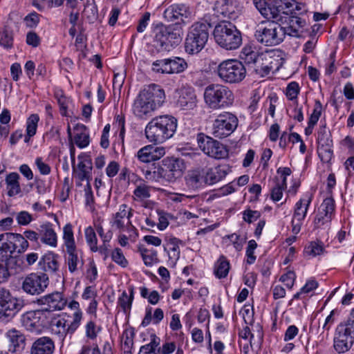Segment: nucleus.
<instances>
[{
    "label": "nucleus",
    "mask_w": 354,
    "mask_h": 354,
    "mask_svg": "<svg viewBox=\"0 0 354 354\" xmlns=\"http://www.w3.org/2000/svg\"><path fill=\"white\" fill-rule=\"evenodd\" d=\"M262 24L255 32V37L259 42L270 46L279 44L285 38L286 32L283 24L277 20Z\"/></svg>",
    "instance_id": "423d86ee"
},
{
    "label": "nucleus",
    "mask_w": 354,
    "mask_h": 354,
    "mask_svg": "<svg viewBox=\"0 0 354 354\" xmlns=\"http://www.w3.org/2000/svg\"><path fill=\"white\" fill-rule=\"evenodd\" d=\"M129 291L130 295L124 291L118 299L119 305L125 313L130 310L133 299V288L131 287Z\"/></svg>",
    "instance_id": "c03bdc74"
},
{
    "label": "nucleus",
    "mask_w": 354,
    "mask_h": 354,
    "mask_svg": "<svg viewBox=\"0 0 354 354\" xmlns=\"http://www.w3.org/2000/svg\"><path fill=\"white\" fill-rule=\"evenodd\" d=\"M277 21L283 24L286 35L292 37H299V29L306 24V21L297 16L281 15L279 14Z\"/></svg>",
    "instance_id": "a211bd4d"
},
{
    "label": "nucleus",
    "mask_w": 354,
    "mask_h": 354,
    "mask_svg": "<svg viewBox=\"0 0 354 354\" xmlns=\"http://www.w3.org/2000/svg\"><path fill=\"white\" fill-rule=\"evenodd\" d=\"M85 238L90 250L93 252L98 251L97 239L93 228L91 226L85 229Z\"/></svg>",
    "instance_id": "ea45409f"
},
{
    "label": "nucleus",
    "mask_w": 354,
    "mask_h": 354,
    "mask_svg": "<svg viewBox=\"0 0 354 354\" xmlns=\"http://www.w3.org/2000/svg\"><path fill=\"white\" fill-rule=\"evenodd\" d=\"M312 198V194H306V198H301L297 202L293 215V218H296L297 221H302L305 218Z\"/></svg>",
    "instance_id": "c756f323"
},
{
    "label": "nucleus",
    "mask_w": 354,
    "mask_h": 354,
    "mask_svg": "<svg viewBox=\"0 0 354 354\" xmlns=\"http://www.w3.org/2000/svg\"><path fill=\"white\" fill-rule=\"evenodd\" d=\"M64 235L63 239L64 240V244L66 250L76 248L73 232L71 224H67L64 227L63 229Z\"/></svg>",
    "instance_id": "37998d69"
},
{
    "label": "nucleus",
    "mask_w": 354,
    "mask_h": 354,
    "mask_svg": "<svg viewBox=\"0 0 354 354\" xmlns=\"http://www.w3.org/2000/svg\"><path fill=\"white\" fill-rule=\"evenodd\" d=\"M336 315H338V311L335 309L333 310L326 317L323 324L322 325L319 324V328H322V333L326 332L328 334V332L336 322Z\"/></svg>",
    "instance_id": "de8ad7c7"
},
{
    "label": "nucleus",
    "mask_w": 354,
    "mask_h": 354,
    "mask_svg": "<svg viewBox=\"0 0 354 354\" xmlns=\"http://www.w3.org/2000/svg\"><path fill=\"white\" fill-rule=\"evenodd\" d=\"M177 128V119L172 115H163L153 118L145 127L147 139L155 144L163 143L171 138Z\"/></svg>",
    "instance_id": "f03ea898"
},
{
    "label": "nucleus",
    "mask_w": 354,
    "mask_h": 354,
    "mask_svg": "<svg viewBox=\"0 0 354 354\" xmlns=\"http://www.w3.org/2000/svg\"><path fill=\"white\" fill-rule=\"evenodd\" d=\"M274 4L279 8L281 15H288V12L292 11L295 8L299 9L296 0H277Z\"/></svg>",
    "instance_id": "e433bc0d"
},
{
    "label": "nucleus",
    "mask_w": 354,
    "mask_h": 354,
    "mask_svg": "<svg viewBox=\"0 0 354 354\" xmlns=\"http://www.w3.org/2000/svg\"><path fill=\"white\" fill-rule=\"evenodd\" d=\"M50 319H46L47 326H49L52 331L61 337H66L67 334H73L80 326V314L78 313L73 315V321L67 324V320L64 315H48Z\"/></svg>",
    "instance_id": "9d476101"
},
{
    "label": "nucleus",
    "mask_w": 354,
    "mask_h": 354,
    "mask_svg": "<svg viewBox=\"0 0 354 354\" xmlns=\"http://www.w3.org/2000/svg\"><path fill=\"white\" fill-rule=\"evenodd\" d=\"M39 234L43 243L53 248L57 246V236L50 223L41 225Z\"/></svg>",
    "instance_id": "393cba45"
},
{
    "label": "nucleus",
    "mask_w": 354,
    "mask_h": 354,
    "mask_svg": "<svg viewBox=\"0 0 354 354\" xmlns=\"http://www.w3.org/2000/svg\"><path fill=\"white\" fill-rule=\"evenodd\" d=\"M253 3L261 15L268 20L279 19V10L273 2H268L266 0H253Z\"/></svg>",
    "instance_id": "aec40b11"
},
{
    "label": "nucleus",
    "mask_w": 354,
    "mask_h": 354,
    "mask_svg": "<svg viewBox=\"0 0 354 354\" xmlns=\"http://www.w3.org/2000/svg\"><path fill=\"white\" fill-rule=\"evenodd\" d=\"M134 196L139 200H144L150 197V187L146 185H138L133 192Z\"/></svg>",
    "instance_id": "4d7b16f0"
},
{
    "label": "nucleus",
    "mask_w": 354,
    "mask_h": 354,
    "mask_svg": "<svg viewBox=\"0 0 354 354\" xmlns=\"http://www.w3.org/2000/svg\"><path fill=\"white\" fill-rule=\"evenodd\" d=\"M84 15L90 22H94L97 18V8L95 4V1L92 0V3L87 0L84 10Z\"/></svg>",
    "instance_id": "49530a36"
},
{
    "label": "nucleus",
    "mask_w": 354,
    "mask_h": 354,
    "mask_svg": "<svg viewBox=\"0 0 354 354\" xmlns=\"http://www.w3.org/2000/svg\"><path fill=\"white\" fill-rule=\"evenodd\" d=\"M15 261L11 255L0 252V283L8 281L10 276V266Z\"/></svg>",
    "instance_id": "cd10ccee"
},
{
    "label": "nucleus",
    "mask_w": 354,
    "mask_h": 354,
    "mask_svg": "<svg viewBox=\"0 0 354 354\" xmlns=\"http://www.w3.org/2000/svg\"><path fill=\"white\" fill-rule=\"evenodd\" d=\"M197 140L200 149L208 156L215 159H223L228 156L226 147L212 138L200 133Z\"/></svg>",
    "instance_id": "ddd939ff"
},
{
    "label": "nucleus",
    "mask_w": 354,
    "mask_h": 354,
    "mask_svg": "<svg viewBox=\"0 0 354 354\" xmlns=\"http://www.w3.org/2000/svg\"><path fill=\"white\" fill-rule=\"evenodd\" d=\"M334 348L339 353L348 351L354 342V328L345 322L336 327L334 335Z\"/></svg>",
    "instance_id": "f8f14e48"
},
{
    "label": "nucleus",
    "mask_w": 354,
    "mask_h": 354,
    "mask_svg": "<svg viewBox=\"0 0 354 354\" xmlns=\"http://www.w3.org/2000/svg\"><path fill=\"white\" fill-rule=\"evenodd\" d=\"M323 212L332 216L335 211V201L332 197L326 198L324 200L320 206Z\"/></svg>",
    "instance_id": "680f3d73"
},
{
    "label": "nucleus",
    "mask_w": 354,
    "mask_h": 354,
    "mask_svg": "<svg viewBox=\"0 0 354 354\" xmlns=\"http://www.w3.org/2000/svg\"><path fill=\"white\" fill-rule=\"evenodd\" d=\"M196 96L193 91H186L180 96L178 103L185 110L193 109L196 106Z\"/></svg>",
    "instance_id": "473e14b6"
},
{
    "label": "nucleus",
    "mask_w": 354,
    "mask_h": 354,
    "mask_svg": "<svg viewBox=\"0 0 354 354\" xmlns=\"http://www.w3.org/2000/svg\"><path fill=\"white\" fill-rule=\"evenodd\" d=\"M145 178L149 180L159 181L165 180V171L162 165H155L153 170H147L145 172Z\"/></svg>",
    "instance_id": "a19ab883"
},
{
    "label": "nucleus",
    "mask_w": 354,
    "mask_h": 354,
    "mask_svg": "<svg viewBox=\"0 0 354 354\" xmlns=\"http://www.w3.org/2000/svg\"><path fill=\"white\" fill-rule=\"evenodd\" d=\"M324 251L323 244L318 242H310L304 249V254L306 256L316 257L322 254Z\"/></svg>",
    "instance_id": "a18cd8bd"
},
{
    "label": "nucleus",
    "mask_w": 354,
    "mask_h": 354,
    "mask_svg": "<svg viewBox=\"0 0 354 354\" xmlns=\"http://www.w3.org/2000/svg\"><path fill=\"white\" fill-rule=\"evenodd\" d=\"M299 86L298 83L296 82H292L289 83L286 88V95L288 100H297V95L299 93Z\"/></svg>",
    "instance_id": "6e6d98bb"
},
{
    "label": "nucleus",
    "mask_w": 354,
    "mask_h": 354,
    "mask_svg": "<svg viewBox=\"0 0 354 354\" xmlns=\"http://www.w3.org/2000/svg\"><path fill=\"white\" fill-rule=\"evenodd\" d=\"M14 33L11 27L5 25L0 28V46L5 48H11L13 46Z\"/></svg>",
    "instance_id": "72a5a7b5"
},
{
    "label": "nucleus",
    "mask_w": 354,
    "mask_h": 354,
    "mask_svg": "<svg viewBox=\"0 0 354 354\" xmlns=\"http://www.w3.org/2000/svg\"><path fill=\"white\" fill-rule=\"evenodd\" d=\"M211 24L207 20L194 24L185 39V48L188 54H197L205 47L208 38Z\"/></svg>",
    "instance_id": "39448f33"
},
{
    "label": "nucleus",
    "mask_w": 354,
    "mask_h": 354,
    "mask_svg": "<svg viewBox=\"0 0 354 354\" xmlns=\"http://www.w3.org/2000/svg\"><path fill=\"white\" fill-rule=\"evenodd\" d=\"M19 179L20 176L17 172H11L6 176L5 183L8 196L13 197L21 193Z\"/></svg>",
    "instance_id": "bb28decb"
},
{
    "label": "nucleus",
    "mask_w": 354,
    "mask_h": 354,
    "mask_svg": "<svg viewBox=\"0 0 354 354\" xmlns=\"http://www.w3.org/2000/svg\"><path fill=\"white\" fill-rule=\"evenodd\" d=\"M167 74H178L184 72L188 66L187 62L180 57L167 59Z\"/></svg>",
    "instance_id": "7c9ffc66"
},
{
    "label": "nucleus",
    "mask_w": 354,
    "mask_h": 354,
    "mask_svg": "<svg viewBox=\"0 0 354 354\" xmlns=\"http://www.w3.org/2000/svg\"><path fill=\"white\" fill-rule=\"evenodd\" d=\"M92 162L91 159L86 158L80 161L77 165V170L74 169L75 177L80 181L89 180L91 179Z\"/></svg>",
    "instance_id": "a878e982"
},
{
    "label": "nucleus",
    "mask_w": 354,
    "mask_h": 354,
    "mask_svg": "<svg viewBox=\"0 0 354 354\" xmlns=\"http://www.w3.org/2000/svg\"><path fill=\"white\" fill-rule=\"evenodd\" d=\"M318 146L333 145L330 131L326 127H321L317 132Z\"/></svg>",
    "instance_id": "09e8293b"
},
{
    "label": "nucleus",
    "mask_w": 354,
    "mask_h": 354,
    "mask_svg": "<svg viewBox=\"0 0 354 354\" xmlns=\"http://www.w3.org/2000/svg\"><path fill=\"white\" fill-rule=\"evenodd\" d=\"M231 0H216L214 5V11L217 15H221L230 19L233 17L234 9Z\"/></svg>",
    "instance_id": "c85d7f7f"
},
{
    "label": "nucleus",
    "mask_w": 354,
    "mask_h": 354,
    "mask_svg": "<svg viewBox=\"0 0 354 354\" xmlns=\"http://www.w3.org/2000/svg\"><path fill=\"white\" fill-rule=\"evenodd\" d=\"M133 337L134 333L131 332L129 335L128 333L125 334V337L122 343V348L124 354H131V349L133 346Z\"/></svg>",
    "instance_id": "69168bd1"
},
{
    "label": "nucleus",
    "mask_w": 354,
    "mask_h": 354,
    "mask_svg": "<svg viewBox=\"0 0 354 354\" xmlns=\"http://www.w3.org/2000/svg\"><path fill=\"white\" fill-rule=\"evenodd\" d=\"M111 259L115 263L122 268H126L128 266V261L120 248H117L112 251Z\"/></svg>",
    "instance_id": "864d4df0"
},
{
    "label": "nucleus",
    "mask_w": 354,
    "mask_h": 354,
    "mask_svg": "<svg viewBox=\"0 0 354 354\" xmlns=\"http://www.w3.org/2000/svg\"><path fill=\"white\" fill-rule=\"evenodd\" d=\"M151 145L141 148L137 153L138 158L142 162H152Z\"/></svg>",
    "instance_id": "13d9d810"
},
{
    "label": "nucleus",
    "mask_w": 354,
    "mask_h": 354,
    "mask_svg": "<svg viewBox=\"0 0 354 354\" xmlns=\"http://www.w3.org/2000/svg\"><path fill=\"white\" fill-rule=\"evenodd\" d=\"M15 252H17L18 253H22L28 249L29 243L24 236L20 234L15 233Z\"/></svg>",
    "instance_id": "8fccbe9b"
},
{
    "label": "nucleus",
    "mask_w": 354,
    "mask_h": 354,
    "mask_svg": "<svg viewBox=\"0 0 354 354\" xmlns=\"http://www.w3.org/2000/svg\"><path fill=\"white\" fill-rule=\"evenodd\" d=\"M165 100V93L161 86L151 84L140 91L133 104V114L141 119L151 115Z\"/></svg>",
    "instance_id": "f257e3e1"
},
{
    "label": "nucleus",
    "mask_w": 354,
    "mask_h": 354,
    "mask_svg": "<svg viewBox=\"0 0 354 354\" xmlns=\"http://www.w3.org/2000/svg\"><path fill=\"white\" fill-rule=\"evenodd\" d=\"M86 336L91 339H94L96 338L97 333L100 330V328L97 329V326L95 322L92 320L89 321L86 326Z\"/></svg>",
    "instance_id": "774afa93"
},
{
    "label": "nucleus",
    "mask_w": 354,
    "mask_h": 354,
    "mask_svg": "<svg viewBox=\"0 0 354 354\" xmlns=\"http://www.w3.org/2000/svg\"><path fill=\"white\" fill-rule=\"evenodd\" d=\"M67 257L66 261L68 263V270L73 273L77 270L78 265L82 267L83 261L78 257L77 248L66 250Z\"/></svg>",
    "instance_id": "c9c22d12"
},
{
    "label": "nucleus",
    "mask_w": 354,
    "mask_h": 354,
    "mask_svg": "<svg viewBox=\"0 0 354 354\" xmlns=\"http://www.w3.org/2000/svg\"><path fill=\"white\" fill-rule=\"evenodd\" d=\"M213 35L216 42L226 50H236L242 44L241 32L229 21H222L217 24Z\"/></svg>",
    "instance_id": "7ed1b4c3"
},
{
    "label": "nucleus",
    "mask_w": 354,
    "mask_h": 354,
    "mask_svg": "<svg viewBox=\"0 0 354 354\" xmlns=\"http://www.w3.org/2000/svg\"><path fill=\"white\" fill-rule=\"evenodd\" d=\"M165 171V180L174 182L183 176L185 169L183 160L174 158H165L162 161Z\"/></svg>",
    "instance_id": "f3484780"
},
{
    "label": "nucleus",
    "mask_w": 354,
    "mask_h": 354,
    "mask_svg": "<svg viewBox=\"0 0 354 354\" xmlns=\"http://www.w3.org/2000/svg\"><path fill=\"white\" fill-rule=\"evenodd\" d=\"M6 337L9 339V351L15 353L24 349L26 344V337L19 330L16 329L9 330L6 333Z\"/></svg>",
    "instance_id": "b1692460"
},
{
    "label": "nucleus",
    "mask_w": 354,
    "mask_h": 354,
    "mask_svg": "<svg viewBox=\"0 0 354 354\" xmlns=\"http://www.w3.org/2000/svg\"><path fill=\"white\" fill-rule=\"evenodd\" d=\"M126 208L127 205H122L120 207V212H117L115 214L114 224L119 229H122L124 227V222L123 221V219L127 218V219L129 220L130 216L132 215L131 209L127 212Z\"/></svg>",
    "instance_id": "79ce46f5"
},
{
    "label": "nucleus",
    "mask_w": 354,
    "mask_h": 354,
    "mask_svg": "<svg viewBox=\"0 0 354 354\" xmlns=\"http://www.w3.org/2000/svg\"><path fill=\"white\" fill-rule=\"evenodd\" d=\"M204 100L211 109H224L233 103L234 94L226 86L221 84H211L204 91Z\"/></svg>",
    "instance_id": "20e7f679"
},
{
    "label": "nucleus",
    "mask_w": 354,
    "mask_h": 354,
    "mask_svg": "<svg viewBox=\"0 0 354 354\" xmlns=\"http://www.w3.org/2000/svg\"><path fill=\"white\" fill-rule=\"evenodd\" d=\"M36 303L40 306H45L42 310H46V315H51V313L62 310L67 304V299L61 292H53L37 299Z\"/></svg>",
    "instance_id": "dca6fc26"
},
{
    "label": "nucleus",
    "mask_w": 354,
    "mask_h": 354,
    "mask_svg": "<svg viewBox=\"0 0 354 354\" xmlns=\"http://www.w3.org/2000/svg\"><path fill=\"white\" fill-rule=\"evenodd\" d=\"M257 247V243L254 240H250L248 242V245L246 248L247 263L252 264L256 260L254 255V250Z\"/></svg>",
    "instance_id": "052dcab7"
},
{
    "label": "nucleus",
    "mask_w": 354,
    "mask_h": 354,
    "mask_svg": "<svg viewBox=\"0 0 354 354\" xmlns=\"http://www.w3.org/2000/svg\"><path fill=\"white\" fill-rule=\"evenodd\" d=\"M139 252L146 266H151L157 261V252L155 250H148L144 246H140Z\"/></svg>",
    "instance_id": "58836bf2"
},
{
    "label": "nucleus",
    "mask_w": 354,
    "mask_h": 354,
    "mask_svg": "<svg viewBox=\"0 0 354 354\" xmlns=\"http://www.w3.org/2000/svg\"><path fill=\"white\" fill-rule=\"evenodd\" d=\"M260 216L261 213L256 210L246 209L243 213V219L248 223L257 221Z\"/></svg>",
    "instance_id": "338daca9"
},
{
    "label": "nucleus",
    "mask_w": 354,
    "mask_h": 354,
    "mask_svg": "<svg viewBox=\"0 0 354 354\" xmlns=\"http://www.w3.org/2000/svg\"><path fill=\"white\" fill-rule=\"evenodd\" d=\"M322 111V105L319 100H315V106L308 120L310 127H314L318 122Z\"/></svg>",
    "instance_id": "603ef678"
},
{
    "label": "nucleus",
    "mask_w": 354,
    "mask_h": 354,
    "mask_svg": "<svg viewBox=\"0 0 354 354\" xmlns=\"http://www.w3.org/2000/svg\"><path fill=\"white\" fill-rule=\"evenodd\" d=\"M333 145L318 146L317 151L321 160L324 162L330 160L333 156Z\"/></svg>",
    "instance_id": "5fc2aeb1"
},
{
    "label": "nucleus",
    "mask_w": 354,
    "mask_h": 354,
    "mask_svg": "<svg viewBox=\"0 0 354 354\" xmlns=\"http://www.w3.org/2000/svg\"><path fill=\"white\" fill-rule=\"evenodd\" d=\"M277 173L281 174V179L279 180L275 177V183L286 187V178L291 174V169L289 167H279L277 170Z\"/></svg>",
    "instance_id": "bf43d9fd"
},
{
    "label": "nucleus",
    "mask_w": 354,
    "mask_h": 354,
    "mask_svg": "<svg viewBox=\"0 0 354 354\" xmlns=\"http://www.w3.org/2000/svg\"><path fill=\"white\" fill-rule=\"evenodd\" d=\"M203 169L206 177V183L209 185H213L226 176L229 167L226 165H221L214 168L205 167Z\"/></svg>",
    "instance_id": "5701e85b"
},
{
    "label": "nucleus",
    "mask_w": 354,
    "mask_h": 354,
    "mask_svg": "<svg viewBox=\"0 0 354 354\" xmlns=\"http://www.w3.org/2000/svg\"><path fill=\"white\" fill-rule=\"evenodd\" d=\"M39 263L44 264V269L47 272H55L59 268L56 256L53 254L44 256L39 261Z\"/></svg>",
    "instance_id": "4c0bfd02"
},
{
    "label": "nucleus",
    "mask_w": 354,
    "mask_h": 354,
    "mask_svg": "<svg viewBox=\"0 0 354 354\" xmlns=\"http://www.w3.org/2000/svg\"><path fill=\"white\" fill-rule=\"evenodd\" d=\"M230 262L225 257L221 255L214 265V273L218 279L225 278L230 270Z\"/></svg>",
    "instance_id": "f704fd0d"
},
{
    "label": "nucleus",
    "mask_w": 354,
    "mask_h": 354,
    "mask_svg": "<svg viewBox=\"0 0 354 354\" xmlns=\"http://www.w3.org/2000/svg\"><path fill=\"white\" fill-rule=\"evenodd\" d=\"M181 35L182 30L178 26H157L155 28V45L162 50L170 51L180 43Z\"/></svg>",
    "instance_id": "6e6552de"
},
{
    "label": "nucleus",
    "mask_w": 354,
    "mask_h": 354,
    "mask_svg": "<svg viewBox=\"0 0 354 354\" xmlns=\"http://www.w3.org/2000/svg\"><path fill=\"white\" fill-rule=\"evenodd\" d=\"M15 233L6 232L0 234V252L7 254L10 252L11 255L15 252L14 242Z\"/></svg>",
    "instance_id": "2f4dec72"
},
{
    "label": "nucleus",
    "mask_w": 354,
    "mask_h": 354,
    "mask_svg": "<svg viewBox=\"0 0 354 354\" xmlns=\"http://www.w3.org/2000/svg\"><path fill=\"white\" fill-rule=\"evenodd\" d=\"M55 351L53 340L46 336L37 338L30 348V354H53Z\"/></svg>",
    "instance_id": "412c9836"
},
{
    "label": "nucleus",
    "mask_w": 354,
    "mask_h": 354,
    "mask_svg": "<svg viewBox=\"0 0 354 354\" xmlns=\"http://www.w3.org/2000/svg\"><path fill=\"white\" fill-rule=\"evenodd\" d=\"M191 14L189 6L185 4H174L165 10L164 17L169 21L180 20L182 23H185V19H189Z\"/></svg>",
    "instance_id": "6ab92c4d"
},
{
    "label": "nucleus",
    "mask_w": 354,
    "mask_h": 354,
    "mask_svg": "<svg viewBox=\"0 0 354 354\" xmlns=\"http://www.w3.org/2000/svg\"><path fill=\"white\" fill-rule=\"evenodd\" d=\"M152 71L162 74H167V59L156 60L152 64Z\"/></svg>",
    "instance_id": "e2e57ef3"
},
{
    "label": "nucleus",
    "mask_w": 354,
    "mask_h": 354,
    "mask_svg": "<svg viewBox=\"0 0 354 354\" xmlns=\"http://www.w3.org/2000/svg\"><path fill=\"white\" fill-rule=\"evenodd\" d=\"M74 141L78 147L84 148L89 145V136L83 132L77 133L74 136Z\"/></svg>",
    "instance_id": "0e129e2a"
},
{
    "label": "nucleus",
    "mask_w": 354,
    "mask_h": 354,
    "mask_svg": "<svg viewBox=\"0 0 354 354\" xmlns=\"http://www.w3.org/2000/svg\"><path fill=\"white\" fill-rule=\"evenodd\" d=\"M216 74L225 83L236 84L244 80L246 69L241 62L236 59H227L218 64Z\"/></svg>",
    "instance_id": "1a4fd4ad"
},
{
    "label": "nucleus",
    "mask_w": 354,
    "mask_h": 354,
    "mask_svg": "<svg viewBox=\"0 0 354 354\" xmlns=\"http://www.w3.org/2000/svg\"><path fill=\"white\" fill-rule=\"evenodd\" d=\"M238 118L230 112L219 114L214 120L212 134L218 138H224L231 135L238 126Z\"/></svg>",
    "instance_id": "9b49d317"
},
{
    "label": "nucleus",
    "mask_w": 354,
    "mask_h": 354,
    "mask_svg": "<svg viewBox=\"0 0 354 354\" xmlns=\"http://www.w3.org/2000/svg\"><path fill=\"white\" fill-rule=\"evenodd\" d=\"M39 120V118L37 114H32L28 118L26 132L29 138L35 135Z\"/></svg>",
    "instance_id": "3c124183"
},
{
    "label": "nucleus",
    "mask_w": 354,
    "mask_h": 354,
    "mask_svg": "<svg viewBox=\"0 0 354 354\" xmlns=\"http://www.w3.org/2000/svg\"><path fill=\"white\" fill-rule=\"evenodd\" d=\"M186 185L192 190H196L206 183V177L203 167H198L189 171L185 178Z\"/></svg>",
    "instance_id": "4be33fe9"
},
{
    "label": "nucleus",
    "mask_w": 354,
    "mask_h": 354,
    "mask_svg": "<svg viewBox=\"0 0 354 354\" xmlns=\"http://www.w3.org/2000/svg\"><path fill=\"white\" fill-rule=\"evenodd\" d=\"M49 284V279L44 273H31L27 275L23 282L21 288L30 295H38L45 291Z\"/></svg>",
    "instance_id": "4468645a"
},
{
    "label": "nucleus",
    "mask_w": 354,
    "mask_h": 354,
    "mask_svg": "<svg viewBox=\"0 0 354 354\" xmlns=\"http://www.w3.org/2000/svg\"><path fill=\"white\" fill-rule=\"evenodd\" d=\"M24 299L13 297L10 290L0 288V320L9 322L25 306Z\"/></svg>",
    "instance_id": "0eeeda50"
},
{
    "label": "nucleus",
    "mask_w": 354,
    "mask_h": 354,
    "mask_svg": "<svg viewBox=\"0 0 354 354\" xmlns=\"http://www.w3.org/2000/svg\"><path fill=\"white\" fill-rule=\"evenodd\" d=\"M45 312L41 309L26 312L21 317L22 326L30 332L40 333L41 328L47 326L46 319L48 317Z\"/></svg>",
    "instance_id": "2eb2a0df"
}]
</instances>
